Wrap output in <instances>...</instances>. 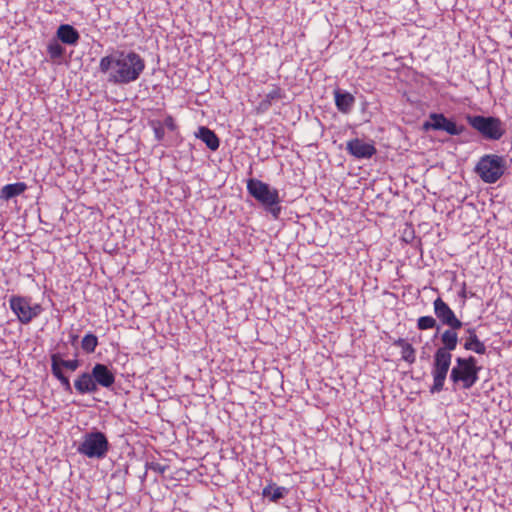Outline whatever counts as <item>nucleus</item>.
<instances>
[{
  "instance_id": "4",
  "label": "nucleus",
  "mask_w": 512,
  "mask_h": 512,
  "mask_svg": "<svg viewBox=\"0 0 512 512\" xmlns=\"http://www.w3.org/2000/svg\"><path fill=\"white\" fill-rule=\"evenodd\" d=\"M110 450V443L102 431L94 428L82 436L77 452L90 459H104Z\"/></svg>"
},
{
  "instance_id": "31",
  "label": "nucleus",
  "mask_w": 512,
  "mask_h": 512,
  "mask_svg": "<svg viewBox=\"0 0 512 512\" xmlns=\"http://www.w3.org/2000/svg\"><path fill=\"white\" fill-rule=\"evenodd\" d=\"M164 125L170 130V131H174L176 130L177 128V125L174 121V118L172 116H167L165 119H164Z\"/></svg>"
},
{
  "instance_id": "17",
  "label": "nucleus",
  "mask_w": 512,
  "mask_h": 512,
  "mask_svg": "<svg viewBox=\"0 0 512 512\" xmlns=\"http://www.w3.org/2000/svg\"><path fill=\"white\" fill-rule=\"evenodd\" d=\"M289 494V489L282 486H277L275 483L270 482L262 490V496L269 499L271 502H278L280 499L285 498Z\"/></svg>"
},
{
  "instance_id": "30",
  "label": "nucleus",
  "mask_w": 512,
  "mask_h": 512,
  "mask_svg": "<svg viewBox=\"0 0 512 512\" xmlns=\"http://www.w3.org/2000/svg\"><path fill=\"white\" fill-rule=\"evenodd\" d=\"M148 468L160 474H163L166 471V466H163L157 462L149 463Z\"/></svg>"
},
{
  "instance_id": "33",
  "label": "nucleus",
  "mask_w": 512,
  "mask_h": 512,
  "mask_svg": "<svg viewBox=\"0 0 512 512\" xmlns=\"http://www.w3.org/2000/svg\"><path fill=\"white\" fill-rule=\"evenodd\" d=\"M68 342H69L72 346H76V345H77V342H78V334L73 333V332L69 333Z\"/></svg>"
},
{
  "instance_id": "9",
  "label": "nucleus",
  "mask_w": 512,
  "mask_h": 512,
  "mask_svg": "<svg viewBox=\"0 0 512 512\" xmlns=\"http://www.w3.org/2000/svg\"><path fill=\"white\" fill-rule=\"evenodd\" d=\"M9 305L12 312L22 324H29L34 318L38 317L43 308L40 304H32L31 298L19 295H12L9 298Z\"/></svg>"
},
{
  "instance_id": "18",
  "label": "nucleus",
  "mask_w": 512,
  "mask_h": 512,
  "mask_svg": "<svg viewBox=\"0 0 512 512\" xmlns=\"http://www.w3.org/2000/svg\"><path fill=\"white\" fill-rule=\"evenodd\" d=\"M425 131L443 130L448 132V119L443 114L432 113L427 121L423 123Z\"/></svg>"
},
{
  "instance_id": "26",
  "label": "nucleus",
  "mask_w": 512,
  "mask_h": 512,
  "mask_svg": "<svg viewBox=\"0 0 512 512\" xmlns=\"http://www.w3.org/2000/svg\"><path fill=\"white\" fill-rule=\"evenodd\" d=\"M436 325V320L432 316H422L417 321V327L420 330H427Z\"/></svg>"
},
{
  "instance_id": "32",
  "label": "nucleus",
  "mask_w": 512,
  "mask_h": 512,
  "mask_svg": "<svg viewBox=\"0 0 512 512\" xmlns=\"http://www.w3.org/2000/svg\"><path fill=\"white\" fill-rule=\"evenodd\" d=\"M154 134H155V138L160 141L163 139L164 137V129L162 127H155L154 128Z\"/></svg>"
},
{
  "instance_id": "34",
  "label": "nucleus",
  "mask_w": 512,
  "mask_h": 512,
  "mask_svg": "<svg viewBox=\"0 0 512 512\" xmlns=\"http://www.w3.org/2000/svg\"><path fill=\"white\" fill-rule=\"evenodd\" d=\"M413 239H414V231L410 230V231H405L404 232L403 240L405 242H410Z\"/></svg>"
},
{
  "instance_id": "8",
  "label": "nucleus",
  "mask_w": 512,
  "mask_h": 512,
  "mask_svg": "<svg viewBox=\"0 0 512 512\" xmlns=\"http://www.w3.org/2000/svg\"><path fill=\"white\" fill-rule=\"evenodd\" d=\"M74 355L75 358L71 360H65L63 358L64 354L61 353H53L50 356L51 373L60 382L64 391L68 393H72V386L69 378L65 376L63 369L74 372L80 367L81 363L77 359L78 353L76 352Z\"/></svg>"
},
{
  "instance_id": "15",
  "label": "nucleus",
  "mask_w": 512,
  "mask_h": 512,
  "mask_svg": "<svg viewBox=\"0 0 512 512\" xmlns=\"http://www.w3.org/2000/svg\"><path fill=\"white\" fill-rule=\"evenodd\" d=\"M56 37L63 44L75 46L79 42L80 34L72 25L61 24L56 31Z\"/></svg>"
},
{
  "instance_id": "28",
  "label": "nucleus",
  "mask_w": 512,
  "mask_h": 512,
  "mask_svg": "<svg viewBox=\"0 0 512 512\" xmlns=\"http://www.w3.org/2000/svg\"><path fill=\"white\" fill-rule=\"evenodd\" d=\"M463 326L462 322L456 317L454 312L450 309V331L461 329Z\"/></svg>"
},
{
  "instance_id": "22",
  "label": "nucleus",
  "mask_w": 512,
  "mask_h": 512,
  "mask_svg": "<svg viewBox=\"0 0 512 512\" xmlns=\"http://www.w3.org/2000/svg\"><path fill=\"white\" fill-rule=\"evenodd\" d=\"M98 346V338L93 333H87L81 341V348L82 350L87 353L91 354L94 353L96 348Z\"/></svg>"
},
{
  "instance_id": "3",
  "label": "nucleus",
  "mask_w": 512,
  "mask_h": 512,
  "mask_svg": "<svg viewBox=\"0 0 512 512\" xmlns=\"http://www.w3.org/2000/svg\"><path fill=\"white\" fill-rule=\"evenodd\" d=\"M246 187L249 195L259 202L275 220L280 217L282 210L280 206L281 199L276 188L256 178H249Z\"/></svg>"
},
{
  "instance_id": "25",
  "label": "nucleus",
  "mask_w": 512,
  "mask_h": 512,
  "mask_svg": "<svg viewBox=\"0 0 512 512\" xmlns=\"http://www.w3.org/2000/svg\"><path fill=\"white\" fill-rule=\"evenodd\" d=\"M401 358L408 362V363H414L416 360V351L413 348V346L409 343L405 347L401 349Z\"/></svg>"
},
{
  "instance_id": "2",
  "label": "nucleus",
  "mask_w": 512,
  "mask_h": 512,
  "mask_svg": "<svg viewBox=\"0 0 512 512\" xmlns=\"http://www.w3.org/2000/svg\"><path fill=\"white\" fill-rule=\"evenodd\" d=\"M463 118L485 141H499L507 132L506 123L496 116L466 113Z\"/></svg>"
},
{
  "instance_id": "35",
  "label": "nucleus",
  "mask_w": 512,
  "mask_h": 512,
  "mask_svg": "<svg viewBox=\"0 0 512 512\" xmlns=\"http://www.w3.org/2000/svg\"><path fill=\"white\" fill-rule=\"evenodd\" d=\"M408 344H409V343H408L405 339H403V338H398L397 340H395V341L393 342V345H394V346L400 347L401 349H402L403 347H405L406 345H408Z\"/></svg>"
},
{
  "instance_id": "1",
  "label": "nucleus",
  "mask_w": 512,
  "mask_h": 512,
  "mask_svg": "<svg viewBox=\"0 0 512 512\" xmlns=\"http://www.w3.org/2000/svg\"><path fill=\"white\" fill-rule=\"evenodd\" d=\"M145 60L132 50H113L101 58L100 72L107 74V80L116 85L135 82L145 70Z\"/></svg>"
},
{
  "instance_id": "23",
  "label": "nucleus",
  "mask_w": 512,
  "mask_h": 512,
  "mask_svg": "<svg viewBox=\"0 0 512 512\" xmlns=\"http://www.w3.org/2000/svg\"><path fill=\"white\" fill-rule=\"evenodd\" d=\"M434 310L438 318L441 319L443 324H448V305L442 301L441 298H437L434 301Z\"/></svg>"
},
{
  "instance_id": "16",
  "label": "nucleus",
  "mask_w": 512,
  "mask_h": 512,
  "mask_svg": "<svg viewBox=\"0 0 512 512\" xmlns=\"http://www.w3.org/2000/svg\"><path fill=\"white\" fill-rule=\"evenodd\" d=\"M195 137L204 142L206 146L212 151H216L220 146V140L218 136L213 130L206 126H200L197 132H195Z\"/></svg>"
},
{
  "instance_id": "27",
  "label": "nucleus",
  "mask_w": 512,
  "mask_h": 512,
  "mask_svg": "<svg viewBox=\"0 0 512 512\" xmlns=\"http://www.w3.org/2000/svg\"><path fill=\"white\" fill-rule=\"evenodd\" d=\"M453 282V286L457 287L459 286L458 295L462 298V303H465V299L467 298V292H466V285L465 282H458L457 276L453 275L451 278Z\"/></svg>"
},
{
  "instance_id": "29",
  "label": "nucleus",
  "mask_w": 512,
  "mask_h": 512,
  "mask_svg": "<svg viewBox=\"0 0 512 512\" xmlns=\"http://www.w3.org/2000/svg\"><path fill=\"white\" fill-rule=\"evenodd\" d=\"M458 342L460 343L458 333L455 331H450V352L456 348Z\"/></svg>"
},
{
  "instance_id": "19",
  "label": "nucleus",
  "mask_w": 512,
  "mask_h": 512,
  "mask_svg": "<svg viewBox=\"0 0 512 512\" xmlns=\"http://www.w3.org/2000/svg\"><path fill=\"white\" fill-rule=\"evenodd\" d=\"M27 189V185L24 182H16L13 184H7L0 190V198L3 200H9L16 196L21 195Z\"/></svg>"
},
{
  "instance_id": "10",
  "label": "nucleus",
  "mask_w": 512,
  "mask_h": 512,
  "mask_svg": "<svg viewBox=\"0 0 512 512\" xmlns=\"http://www.w3.org/2000/svg\"><path fill=\"white\" fill-rule=\"evenodd\" d=\"M347 152L357 159H370L377 150L372 142L354 138L346 143Z\"/></svg>"
},
{
  "instance_id": "7",
  "label": "nucleus",
  "mask_w": 512,
  "mask_h": 512,
  "mask_svg": "<svg viewBox=\"0 0 512 512\" xmlns=\"http://www.w3.org/2000/svg\"><path fill=\"white\" fill-rule=\"evenodd\" d=\"M448 329L443 331L441 340L443 346L440 347L434 356V365L432 369L433 385L430 388L431 393L440 392L445 383L448 373Z\"/></svg>"
},
{
  "instance_id": "12",
  "label": "nucleus",
  "mask_w": 512,
  "mask_h": 512,
  "mask_svg": "<svg viewBox=\"0 0 512 512\" xmlns=\"http://www.w3.org/2000/svg\"><path fill=\"white\" fill-rule=\"evenodd\" d=\"M91 372L97 387L102 386L104 388H110L114 385L115 375L107 365L96 363Z\"/></svg>"
},
{
  "instance_id": "24",
  "label": "nucleus",
  "mask_w": 512,
  "mask_h": 512,
  "mask_svg": "<svg viewBox=\"0 0 512 512\" xmlns=\"http://www.w3.org/2000/svg\"><path fill=\"white\" fill-rule=\"evenodd\" d=\"M450 135H462L467 138L470 136V131L464 124H460L450 118Z\"/></svg>"
},
{
  "instance_id": "13",
  "label": "nucleus",
  "mask_w": 512,
  "mask_h": 512,
  "mask_svg": "<svg viewBox=\"0 0 512 512\" xmlns=\"http://www.w3.org/2000/svg\"><path fill=\"white\" fill-rule=\"evenodd\" d=\"M334 100L338 111L343 114H349L356 101L355 97L350 92L340 88L334 90Z\"/></svg>"
},
{
  "instance_id": "20",
  "label": "nucleus",
  "mask_w": 512,
  "mask_h": 512,
  "mask_svg": "<svg viewBox=\"0 0 512 512\" xmlns=\"http://www.w3.org/2000/svg\"><path fill=\"white\" fill-rule=\"evenodd\" d=\"M284 97V93L279 86H274L273 89L268 92L264 98L259 102L258 110L261 112L267 111L273 102L280 100Z\"/></svg>"
},
{
  "instance_id": "21",
  "label": "nucleus",
  "mask_w": 512,
  "mask_h": 512,
  "mask_svg": "<svg viewBox=\"0 0 512 512\" xmlns=\"http://www.w3.org/2000/svg\"><path fill=\"white\" fill-rule=\"evenodd\" d=\"M59 42L57 39H53L47 45V53L53 61L61 60L65 54V48Z\"/></svg>"
},
{
  "instance_id": "14",
  "label": "nucleus",
  "mask_w": 512,
  "mask_h": 512,
  "mask_svg": "<svg viewBox=\"0 0 512 512\" xmlns=\"http://www.w3.org/2000/svg\"><path fill=\"white\" fill-rule=\"evenodd\" d=\"M76 391L81 394H92L97 392L98 387L95 384L92 372H82L74 381Z\"/></svg>"
},
{
  "instance_id": "11",
  "label": "nucleus",
  "mask_w": 512,
  "mask_h": 512,
  "mask_svg": "<svg viewBox=\"0 0 512 512\" xmlns=\"http://www.w3.org/2000/svg\"><path fill=\"white\" fill-rule=\"evenodd\" d=\"M460 343L463 344L465 350L473 351L477 354H485L486 346L479 340L475 329L465 328L463 334L460 336Z\"/></svg>"
},
{
  "instance_id": "5",
  "label": "nucleus",
  "mask_w": 512,
  "mask_h": 512,
  "mask_svg": "<svg viewBox=\"0 0 512 512\" xmlns=\"http://www.w3.org/2000/svg\"><path fill=\"white\" fill-rule=\"evenodd\" d=\"M455 363L450 372V379L464 389L471 388L478 381V373L481 370V366L477 365V359L474 356L457 357Z\"/></svg>"
},
{
  "instance_id": "6",
  "label": "nucleus",
  "mask_w": 512,
  "mask_h": 512,
  "mask_svg": "<svg viewBox=\"0 0 512 512\" xmlns=\"http://www.w3.org/2000/svg\"><path fill=\"white\" fill-rule=\"evenodd\" d=\"M506 170V161L503 156L486 154L482 156L475 167L478 176L488 184L497 182Z\"/></svg>"
}]
</instances>
